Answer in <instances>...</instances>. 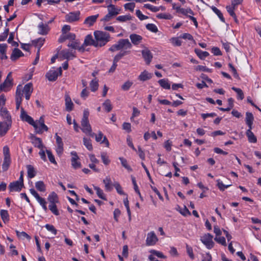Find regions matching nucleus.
I'll return each instance as SVG.
<instances>
[{"mask_svg":"<svg viewBox=\"0 0 261 261\" xmlns=\"http://www.w3.org/2000/svg\"><path fill=\"white\" fill-rule=\"evenodd\" d=\"M137 16L141 20H143L148 18V16L143 15L140 10H137L136 12Z\"/></svg>","mask_w":261,"mask_h":261,"instance_id":"nucleus-64","label":"nucleus"},{"mask_svg":"<svg viewBox=\"0 0 261 261\" xmlns=\"http://www.w3.org/2000/svg\"><path fill=\"white\" fill-rule=\"evenodd\" d=\"M141 53L146 64L149 65L153 57L151 51L147 48H145L142 50Z\"/></svg>","mask_w":261,"mask_h":261,"instance_id":"nucleus-12","label":"nucleus"},{"mask_svg":"<svg viewBox=\"0 0 261 261\" xmlns=\"http://www.w3.org/2000/svg\"><path fill=\"white\" fill-rule=\"evenodd\" d=\"M46 153L47 154L48 158L49 161L51 163H53L54 164H57V162H56V161L55 160L54 155L51 152L50 150H46Z\"/></svg>","mask_w":261,"mask_h":261,"instance_id":"nucleus-56","label":"nucleus"},{"mask_svg":"<svg viewBox=\"0 0 261 261\" xmlns=\"http://www.w3.org/2000/svg\"><path fill=\"white\" fill-rule=\"evenodd\" d=\"M57 194L53 192L49 195L48 197V200L49 201L50 204H56L58 202Z\"/></svg>","mask_w":261,"mask_h":261,"instance_id":"nucleus-32","label":"nucleus"},{"mask_svg":"<svg viewBox=\"0 0 261 261\" xmlns=\"http://www.w3.org/2000/svg\"><path fill=\"white\" fill-rule=\"evenodd\" d=\"M211 9L212 10L215 12L217 16L219 17L220 19L223 22H225V19L223 16L222 13L221 12V11L218 9L215 6H212Z\"/></svg>","mask_w":261,"mask_h":261,"instance_id":"nucleus-40","label":"nucleus"},{"mask_svg":"<svg viewBox=\"0 0 261 261\" xmlns=\"http://www.w3.org/2000/svg\"><path fill=\"white\" fill-rule=\"evenodd\" d=\"M200 240L207 249H210L214 247V243L213 241V236L211 234H205L201 238Z\"/></svg>","mask_w":261,"mask_h":261,"instance_id":"nucleus-4","label":"nucleus"},{"mask_svg":"<svg viewBox=\"0 0 261 261\" xmlns=\"http://www.w3.org/2000/svg\"><path fill=\"white\" fill-rule=\"evenodd\" d=\"M33 91V84L31 83H29L24 86L23 92L24 94H32Z\"/></svg>","mask_w":261,"mask_h":261,"instance_id":"nucleus-37","label":"nucleus"},{"mask_svg":"<svg viewBox=\"0 0 261 261\" xmlns=\"http://www.w3.org/2000/svg\"><path fill=\"white\" fill-rule=\"evenodd\" d=\"M156 17L160 19H171L172 16L170 14H166L164 13L159 14Z\"/></svg>","mask_w":261,"mask_h":261,"instance_id":"nucleus-62","label":"nucleus"},{"mask_svg":"<svg viewBox=\"0 0 261 261\" xmlns=\"http://www.w3.org/2000/svg\"><path fill=\"white\" fill-rule=\"evenodd\" d=\"M80 15V11L70 12L69 14L66 15V21L68 22H73L74 21H76L79 20Z\"/></svg>","mask_w":261,"mask_h":261,"instance_id":"nucleus-9","label":"nucleus"},{"mask_svg":"<svg viewBox=\"0 0 261 261\" xmlns=\"http://www.w3.org/2000/svg\"><path fill=\"white\" fill-rule=\"evenodd\" d=\"M130 53V50H122L114 57V59L115 61L118 62L122 58L129 54Z\"/></svg>","mask_w":261,"mask_h":261,"instance_id":"nucleus-27","label":"nucleus"},{"mask_svg":"<svg viewBox=\"0 0 261 261\" xmlns=\"http://www.w3.org/2000/svg\"><path fill=\"white\" fill-rule=\"evenodd\" d=\"M20 118L22 121H26L32 125L34 127L36 133H42L41 130L38 128L37 123L34 121L33 119L31 116L27 114L23 108H21Z\"/></svg>","mask_w":261,"mask_h":261,"instance_id":"nucleus-3","label":"nucleus"},{"mask_svg":"<svg viewBox=\"0 0 261 261\" xmlns=\"http://www.w3.org/2000/svg\"><path fill=\"white\" fill-rule=\"evenodd\" d=\"M151 77L152 74L148 72L147 71L145 70L143 72H142L139 75V79L142 81H145L151 79Z\"/></svg>","mask_w":261,"mask_h":261,"instance_id":"nucleus-30","label":"nucleus"},{"mask_svg":"<svg viewBox=\"0 0 261 261\" xmlns=\"http://www.w3.org/2000/svg\"><path fill=\"white\" fill-rule=\"evenodd\" d=\"M90 87L92 91L95 92L98 88V81L96 79L92 80L90 83Z\"/></svg>","mask_w":261,"mask_h":261,"instance_id":"nucleus-42","label":"nucleus"},{"mask_svg":"<svg viewBox=\"0 0 261 261\" xmlns=\"http://www.w3.org/2000/svg\"><path fill=\"white\" fill-rule=\"evenodd\" d=\"M88 45H92L95 47V39L93 38L91 34H89L85 37L84 43L82 45L84 48H85V46Z\"/></svg>","mask_w":261,"mask_h":261,"instance_id":"nucleus-17","label":"nucleus"},{"mask_svg":"<svg viewBox=\"0 0 261 261\" xmlns=\"http://www.w3.org/2000/svg\"><path fill=\"white\" fill-rule=\"evenodd\" d=\"M108 13L114 17L117 15L120 11V9L116 8L115 6L112 4H110L108 6Z\"/></svg>","mask_w":261,"mask_h":261,"instance_id":"nucleus-22","label":"nucleus"},{"mask_svg":"<svg viewBox=\"0 0 261 261\" xmlns=\"http://www.w3.org/2000/svg\"><path fill=\"white\" fill-rule=\"evenodd\" d=\"M195 51L199 58L202 60H204L205 58L207 57L209 55V53L207 51H203L197 49H196Z\"/></svg>","mask_w":261,"mask_h":261,"instance_id":"nucleus-38","label":"nucleus"},{"mask_svg":"<svg viewBox=\"0 0 261 261\" xmlns=\"http://www.w3.org/2000/svg\"><path fill=\"white\" fill-rule=\"evenodd\" d=\"M158 82L160 85L164 89H170V84L169 83L168 80L167 79H161Z\"/></svg>","mask_w":261,"mask_h":261,"instance_id":"nucleus-33","label":"nucleus"},{"mask_svg":"<svg viewBox=\"0 0 261 261\" xmlns=\"http://www.w3.org/2000/svg\"><path fill=\"white\" fill-rule=\"evenodd\" d=\"M75 51L69 49H63L60 51V55L64 59L70 60L75 57Z\"/></svg>","mask_w":261,"mask_h":261,"instance_id":"nucleus-10","label":"nucleus"},{"mask_svg":"<svg viewBox=\"0 0 261 261\" xmlns=\"http://www.w3.org/2000/svg\"><path fill=\"white\" fill-rule=\"evenodd\" d=\"M38 202L40 203V204L42 206V208L44 210L45 212L47 211V208L46 205V202L45 200V199L43 198H40L38 200Z\"/></svg>","mask_w":261,"mask_h":261,"instance_id":"nucleus-61","label":"nucleus"},{"mask_svg":"<svg viewBox=\"0 0 261 261\" xmlns=\"http://www.w3.org/2000/svg\"><path fill=\"white\" fill-rule=\"evenodd\" d=\"M132 85V82L130 81H127L122 85L121 89L124 91H127L129 89Z\"/></svg>","mask_w":261,"mask_h":261,"instance_id":"nucleus-60","label":"nucleus"},{"mask_svg":"<svg viewBox=\"0 0 261 261\" xmlns=\"http://www.w3.org/2000/svg\"><path fill=\"white\" fill-rule=\"evenodd\" d=\"M113 186L115 188L117 193L120 195H125L123 191L122 190V187L120 185L118 182H116L114 184Z\"/></svg>","mask_w":261,"mask_h":261,"instance_id":"nucleus-53","label":"nucleus"},{"mask_svg":"<svg viewBox=\"0 0 261 261\" xmlns=\"http://www.w3.org/2000/svg\"><path fill=\"white\" fill-rule=\"evenodd\" d=\"M132 17L130 15H122V16H119L117 17L116 19L120 22H124L127 20H129L132 19Z\"/></svg>","mask_w":261,"mask_h":261,"instance_id":"nucleus-50","label":"nucleus"},{"mask_svg":"<svg viewBox=\"0 0 261 261\" xmlns=\"http://www.w3.org/2000/svg\"><path fill=\"white\" fill-rule=\"evenodd\" d=\"M12 123L10 121L0 122V136H4L10 128Z\"/></svg>","mask_w":261,"mask_h":261,"instance_id":"nucleus-8","label":"nucleus"},{"mask_svg":"<svg viewBox=\"0 0 261 261\" xmlns=\"http://www.w3.org/2000/svg\"><path fill=\"white\" fill-rule=\"evenodd\" d=\"M179 13L186 15L188 17V14L189 13L191 15H194L193 11L191 9H184L181 8V9H179Z\"/></svg>","mask_w":261,"mask_h":261,"instance_id":"nucleus-58","label":"nucleus"},{"mask_svg":"<svg viewBox=\"0 0 261 261\" xmlns=\"http://www.w3.org/2000/svg\"><path fill=\"white\" fill-rule=\"evenodd\" d=\"M117 43L120 49L126 50L130 49L132 47V45L127 39H120Z\"/></svg>","mask_w":261,"mask_h":261,"instance_id":"nucleus-11","label":"nucleus"},{"mask_svg":"<svg viewBox=\"0 0 261 261\" xmlns=\"http://www.w3.org/2000/svg\"><path fill=\"white\" fill-rule=\"evenodd\" d=\"M31 139L32 143L34 144L35 147H37L39 149H41L44 147L42 140L40 138L35 136H32Z\"/></svg>","mask_w":261,"mask_h":261,"instance_id":"nucleus-18","label":"nucleus"},{"mask_svg":"<svg viewBox=\"0 0 261 261\" xmlns=\"http://www.w3.org/2000/svg\"><path fill=\"white\" fill-rule=\"evenodd\" d=\"M94 189L96 191V194L99 198L103 200H107L106 196L103 193V191L100 188L96 186H94Z\"/></svg>","mask_w":261,"mask_h":261,"instance_id":"nucleus-35","label":"nucleus"},{"mask_svg":"<svg viewBox=\"0 0 261 261\" xmlns=\"http://www.w3.org/2000/svg\"><path fill=\"white\" fill-rule=\"evenodd\" d=\"M103 182L105 184L106 191L110 192L112 190L113 185L112 184L110 176H107L106 178L103 180Z\"/></svg>","mask_w":261,"mask_h":261,"instance_id":"nucleus-20","label":"nucleus"},{"mask_svg":"<svg viewBox=\"0 0 261 261\" xmlns=\"http://www.w3.org/2000/svg\"><path fill=\"white\" fill-rule=\"evenodd\" d=\"M144 7L146 9H148L154 12H158L160 10V7H156L153 6L152 5H151L150 4H145L144 5Z\"/></svg>","mask_w":261,"mask_h":261,"instance_id":"nucleus-52","label":"nucleus"},{"mask_svg":"<svg viewBox=\"0 0 261 261\" xmlns=\"http://www.w3.org/2000/svg\"><path fill=\"white\" fill-rule=\"evenodd\" d=\"M101 158L103 164L106 165H108L110 163V160L109 159L106 152H102L101 153Z\"/></svg>","mask_w":261,"mask_h":261,"instance_id":"nucleus-43","label":"nucleus"},{"mask_svg":"<svg viewBox=\"0 0 261 261\" xmlns=\"http://www.w3.org/2000/svg\"><path fill=\"white\" fill-rule=\"evenodd\" d=\"M38 28L39 30L38 34L41 35H47L50 30L48 24H44L43 22L39 24Z\"/></svg>","mask_w":261,"mask_h":261,"instance_id":"nucleus-14","label":"nucleus"},{"mask_svg":"<svg viewBox=\"0 0 261 261\" xmlns=\"http://www.w3.org/2000/svg\"><path fill=\"white\" fill-rule=\"evenodd\" d=\"M146 28L147 30L153 33H156L158 31L157 27L153 23H148L146 24Z\"/></svg>","mask_w":261,"mask_h":261,"instance_id":"nucleus-49","label":"nucleus"},{"mask_svg":"<svg viewBox=\"0 0 261 261\" xmlns=\"http://www.w3.org/2000/svg\"><path fill=\"white\" fill-rule=\"evenodd\" d=\"M95 47H101L110 41V35L106 32L95 31L94 32Z\"/></svg>","mask_w":261,"mask_h":261,"instance_id":"nucleus-1","label":"nucleus"},{"mask_svg":"<svg viewBox=\"0 0 261 261\" xmlns=\"http://www.w3.org/2000/svg\"><path fill=\"white\" fill-rule=\"evenodd\" d=\"M62 68L59 67L58 68L57 71L56 70H50L46 74V77L49 81H55L59 75L62 74Z\"/></svg>","mask_w":261,"mask_h":261,"instance_id":"nucleus-5","label":"nucleus"},{"mask_svg":"<svg viewBox=\"0 0 261 261\" xmlns=\"http://www.w3.org/2000/svg\"><path fill=\"white\" fill-rule=\"evenodd\" d=\"M23 56V53L18 48H15L11 55L10 59L12 61H15L19 57Z\"/></svg>","mask_w":261,"mask_h":261,"instance_id":"nucleus-19","label":"nucleus"},{"mask_svg":"<svg viewBox=\"0 0 261 261\" xmlns=\"http://www.w3.org/2000/svg\"><path fill=\"white\" fill-rule=\"evenodd\" d=\"M67 46L68 47H71L72 48L77 49L79 51L81 52H84L85 50V48H84L83 46H80V43L77 41H73L70 43H69Z\"/></svg>","mask_w":261,"mask_h":261,"instance_id":"nucleus-21","label":"nucleus"},{"mask_svg":"<svg viewBox=\"0 0 261 261\" xmlns=\"http://www.w3.org/2000/svg\"><path fill=\"white\" fill-rule=\"evenodd\" d=\"M11 162L10 156L4 157V162L2 164V169L4 171L8 170Z\"/></svg>","mask_w":261,"mask_h":261,"instance_id":"nucleus-34","label":"nucleus"},{"mask_svg":"<svg viewBox=\"0 0 261 261\" xmlns=\"http://www.w3.org/2000/svg\"><path fill=\"white\" fill-rule=\"evenodd\" d=\"M1 116L5 120L4 121H9L12 123L11 116L6 108L2 107L1 109Z\"/></svg>","mask_w":261,"mask_h":261,"instance_id":"nucleus-16","label":"nucleus"},{"mask_svg":"<svg viewBox=\"0 0 261 261\" xmlns=\"http://www.w3.org/2000/svg\"><path fill=\"white\" fill-rule=\"evenodd\" d=\"M132 42L135 45H138L142 40V37L140 35L133 34L129 36Z\"/></svg>","mask_w":261,"mask_h":261,"instance_id":"nucleus-26","label":"nucleus"},{"mask_svg":"<svg viewBox=\"0 0 261 261\" xmlns=\"http://www.w3.org/2000/svg\"><path fill=\"white\" fill-rule=\"evenodd\" d=\"M98 17V14L88 16L85 19L84 24H88L89 26L93 25L96 22Z\"/></svg>","mask_w":261,"mask_h":261,"instance_id":"nucleus-23","label":"nucleus"},{"mask_svg":"<svg viewBox=\"0 0 261 261\" xmlns=\"http://www.w3.org/2000/svg\"><path fill=\"white\" fill-rule=\"evenodd\" d=\"M71 154L72 155V157L71 159V165L73 168L77 169L80 168L81 167V164L80 162H78L77 160L79 159V156L75 151H72L71 152Z\"/></svg>","mask_w":261,"mask_h":261,"instance_id":"nucleus-13","label":"nucleus"},{"mask_svg":"<svg viewBox=\"0 0 261 261\" xmlns=\"http://www.w3.org/2000/svg\"><path fill=\"white\" fill-rule=\"evenodd\" d=\"M16 232L17 236L19 238H21L23 239L26 238L28 240H30L31 239V237L24 231L19 232L18 230H16Z\"/></svg>","mask_w":261,"mask_h":261,"instance_id":"nucleus-54","label":"nucleus"},{"mask_svg":"<svg viewBox=\"0 0 261 261\" xmlns=\"http://www.w3.org/2000/svg\"><path fill=\"white\" fill-rule=\"evenodd\" d=\"M65 105L66 109L67 111L70 112L72 110L73 103L68 95H66L65 96Z\"/></svg>","mask_w":261,"mask_h":261,"instance_id":"nucleus-25","label":"nucleus"},{"mask_svg":"<svg viewBox=\"0 0 261 261\" xmlns=\"http://www.w3.org/2000/svg\"><path fill=\"white\" fill-rule=\"evenodd\" d=\"M11 75V72H9L6 79L0 85V90H4V91H6V88L11 86L12 80L10 79Z\"/></svg>","mask_w":261,"mask_h":261,"instance_id":"nucleus-15","label":"nucleus"},{"mask_svg":"<svg viewBox=\"0 0 261 261\" xmlns=\"http://www.w3.org/2000/svg\"><path fill=\"white\" fill-rule=\"evenodd\" d=\"M254 117L253 114L250 112L246 113L245 122L247 123H253Z\"/></svg>","mask_w":261,"mask_h":261,"instance_id":"nucleus-47","label":"nucleus"},{"mask_svg":"<svg viewBox=\"0 0 261 261\" xmlns=\"http://www.w3.org/2000/svg\"><path fill=\"white\" fill-rule=\"evenodd\" d=\"M217 186L220 191H223L225 189L228 188L231 185H225L220 179H217Z\"/></svg>","mask_w":261,"mask_h":261,"instance_id":"nucleus-45","label":"nucleus"},{"mask_svg":"<svg viewBox=\"0 0 261 261\" xmlns=\"http://www.w3.org/2000/svg\"><path fill=\"white\" fill-rule=\"evenodd\" d=\"M124 7L125 9L129 10L133 12L135 7V4L134 3H127L124 5Z\"/></svg>","mask_w":261,"mask_h":261,"instance_id":"nucleus-63","label":"nucleus"},{"mask_svg":"<svg viewBox=\"0 0 261 261\" xmlns=\"http://www.w3.org/2000/svg\"><path fill=\"white\" fill-rule=\"evenodd\" d=\"M21 85H19L16 89L15 99L22 100V93L20 89Z\"/></svg>","mask_w":261,"mask_h":261,"instance_id":"nucleus-59","label":"nucleus"},{"mask_svg":"<svg viewBox=\"0 0 261 261\" xmlns=\"http://www.w3.org/2000/svg\"><path fill=\"white\" fill-rule=\"evenodd\" d=\"M119 159L121 161V165L123 167H124L128 171H132V168L130 167V166L128 165L127 160L125 159L122 157H120Z\"/></svg>","mask_w":261,"mask_h":261,"instance_id":"nucleus-41","label":"nucleus"},{"mask_svg":"<svg viewBox=\"0 0 261 261\" xmlns=\"http://www.w3.org/2000/svg\"><path fill=\"white\" fill-rule=\"evenodd\" d=\"M83 142L84 145L89 150H92L93 149L92 145L91 144V141L89 139L84 138Z\"/></svg>","mask_w":261,"mask_h":261,"instance_id":"nucleus-44","label":"nucleus"},{"mask_svg":"<svg viewBox=\"0 0 261 261\" xmlns=\"http://www.w3.org/2000/svg\"><path fill=\"white\" fill-rule=\"evenodd\" d=\"M246 135L248 137V141L250 143H256L257 139L251 130H247Z\"/></svg>","mask_w":261,"mask_h":261,"instance_id":"nucleus-29","label":"nucleus"},{"mask_svg":"<svg viewBox=\"0 0 261 261\" xmlns=\"http://www.w3.org/2000/svg\"><path fill=\"white\" fill-rule=\"evenodd\" d=\"M45 227L48 231L51 232L54 234L56 235L57 234V230L53 225L47 224L45 225Z\"/></svg>","mask_w":261,"mask_h":261,"instance_id":"nucleus-57","label":"nucleus"},{"mask_svg":"<svg viewBox=\"0 0 261 261\" xmlns=\"http://www.w3.org/2000/svg\"><path fill=\"white\" fill-rule=\"evenodd\" d=\"M170 40L174 46H180L181 45L182 42L178 37H173Z\"/></svg>","mask_w":261,"mask_h":261,"instance_id":"nucleus-55","label":"nucleus"},{"mask_svg":"<svg viewBox=\"0 0 261 261\" xmlns=\"http://www.w3.org/2000/svg\"><path fill=\"white\" fill-rule=\"evenodd\" d=\"M236 6H232V5L227 6L226 7V9L227 12H228L229 15L232 17L235 16L236 14L234 12V10L236 9Z\"/></svg>","mask_w":261,"mask_h":261,"instance_id":"nucleus-51","label":"nucleus"},{"mask_svg":"<svg viewBox=\"0 0 261 261\" xmlns=\"http://www.w3.org/2000/svg\"><path fill=\"white\" fill-rule=\"evenodd\" d=\"M49 209L51 211V212L55 215L58 216L59 215V212L57 207V205L56 204H49L48 206Z\"/></svg>","mask_w":261,"mask_h":261,"instance_id":"nucleus-48","label":"nucleus"},{"mask_svg":"<svg viewBox=\"0 0 261 261\" xmlns=\"http://www.w3.org/2000/svg\"><path fill=\"white\" fill-rule=\"evenodd\" d=\"M44 42H45V39L43 38L40 37L37 39L32 40V43L34 46L37 47L38 49H39V51H40V48L43 46Z\"/></svg>","mask_w":261,"mask_h":261,"instance_id":"nucleus-24","label":"nucleus"},{"mask_svg":"<svg viewBox=\"0 0 261 261\" xmlns=\"http://www.w3.org/2000/svg\"><path fill=\"white\" fill-rule=\"evenodd\" d=\"M24 186V184L21 183L17 180L11 182L8 187V188L10 190V192H20L23 187Z\"/></svg>","mask_w":261,"mask_h":261,"instance_id":"nucleus-7","label":"nucleus"},{"mask_svg":"<svg viewBox=\"0 0 261 261\" xmlns=\"http://www.w3.org/2000/svg\"><path fill=\"white\" fill-rule=\"evenodd\" d=\"M1 217L5 223H6L9 221V214L8 211L2 210L0 212Z\"/></svg>","mask_w":261,"mask_h":261,"instance_id":"nucleus-31","label":"nucleus"},{"mask_svg":"<svg viewBox=\"0 0 261 261\" xmlns=\"http://www.w3.org/2000/svg\"><path fill=\"white\" fill-rule=\"evenodd\" d=\"M89 112L88 109H85L83 112V118L81 120L82 130L85 134H89L91 137H93L95 133L92 132L91 126L89 123L88 117Z\"/></svg>","mask_w":261,"mask_h":261,"instance_id":"nucleus-2","label":"nucleus"},{"mask_svg":"<svg viewBox=\"0 0 261 261\" xmlns=\"http://www.w3.org/2000/svg\"><path fill=\"white\" fill-rule=\"evenodd\" d=\"M102 106L107 112H110L112 110V106L110 99H107L102 103Z\"/></svg>","mask_w":261,"mask_h":261,"instance_id":"nucleus-36","label":"nucleus"},{"mask_svg":"<svg viewBox=\"0 0 261 261\" xmlns=\"http://www.w3.org/2000/svg\"><path fill=\"white\" fill-rule=\"evenodd\" d=\"M28 176L30 178H32L35 176L36 172L33 166L28 165L27 166Z\"/></svg>","mask_w":261,"mask_h":261,"instance_id":"nucleus-28","label":"nucleus"},{"mask_svg":"<svg viewBox=\"0 0 261 261\" xmlns=\"http://www.w3.org/2000/svg\"><path fill=\"white\" fill-rule=\"evenodd\" d=\"M35 187L37 190L40 192H44L45 191V186L42 181H38L35 183Z\"/></svg>","mask_w":261,"mask_h":261,"instance_id":"nucleus-39","label":"nucleus"},{"mask_svg":"<svg viewBox=\"0 0 261 261\" xmlns=\"http://www.w3.org/2000/svg\"><path fill=\"white\" fill-rule=\"evenodd\" d=\"M158 239L154 231H151L147 234L146 240L147 246H153L158 242Z\"/></svg>","mask_w":261,"mask_h":261,"instance_id":"nucleus-6","label":"nucleus"},{"mask_svg":"<svg viewBox=\"0 0 261 261\" xmlns=\"http://www.w3.org/2000/svg\"><path fill=\"white\" fill-rule=\"evenodd\" d=\"M232 89L237 93L238 98L242 100L244 98V93L241 89L233 87Z\"/></svg>","mask_w":261,"mask_h":261,"instance_id":"nucleus-46","label":"nucleus"}]
</instances>
